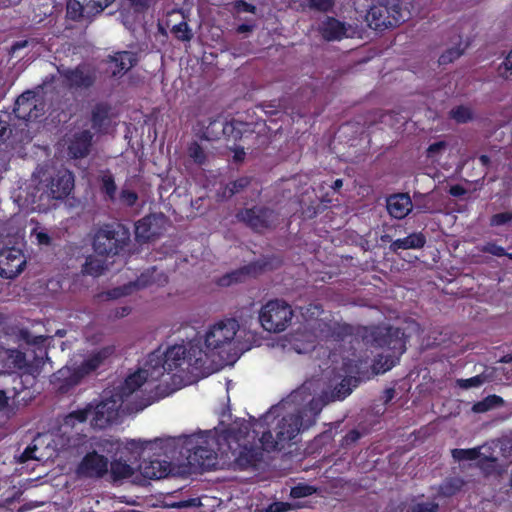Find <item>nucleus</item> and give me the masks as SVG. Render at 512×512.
<instances>
[{
	"mask_svg": "<svg viewBox=\"0 0 512 512\" xmlns=\"http://www.w3.org/2000/svg\"><path fill=\"white\" fill-rule=\"evenodd\" d=\"M252 182V177L242 176L234 181H230L228 184V196H234L244 191Z\"/></svg>",
	"mask_w": 512,
	"mask_h": 512,
	"instance_id": "obj_42",
	"label": "nucleus"
},
{
	"mask_svg": "<svg viewBox=\"0 0 512 512\" xmlns=\"http://www.w3.org/2000/svg\"><path fill=\"white\" fill-rule=\"evenodd\" d=\"M113 1L114 0H85L86 14H88V17H93L101 13Z\"/></svg>",
	"mask_w": 512,
	"mask_h": 512,
	"instance_id": "obj_44",
	"label": "nucleus"
},
{
	"mask_svg": "<svg viewBox=\"0 0 512 512\" xmlns=\"http://www.w3.org/2000/svg\"><path fill=\"white\" fill-rule=\"evenodd\" d=\"M301 317L304 322L312 324L320 320V316L324 313L323 306L320 303H309L306 306L299 307Z\"/></svg>",
	"mask_w": 512,
	"mask_h": 512,
	"instance_id": "obj_35",
	"label": "nucleus"
},
{
	"mask_svg": "<svg viewBox=\"0 0 512 512\" xmlns=\"http://www.w3.org/2000/svg\"><path fill=\"white\" fill-rule=\"evenodd\" d=\"M162 218L156 214H149L135 223L136 239L142 242H149L162 235V227L159 222Z\"/></svg>",
	"mask_w": 512,
	"mask_h": 512,
	"instance_id": "obj_17",
	"label": "nucleus"
},
{
	"mask_svg": "<svg viewBox=\"0 0 512 512\" xmlns=\"http://www.w3.org/2000/svg\"><path fill=\"white\" fill-rule=\"evenodd\" d=\"M363 361L346 358L343 360L342 370L345 373V377L335 387L332 393L323 392L319 396L328 395L332 402L336 399L343 400L352 392V387H356L357 384L362 380V366Z\"/></svg>",
	"mask_w": 512,
	"mask_h": 512,
	"instance_id": "obj_9",
	"label": "nucleus"
},
{
	"mask_svg": "<svg viewBox=\"0 0 512 512\" xmlns=\"http://www.w3.org/2000/svg\"><path fill=\"white\" fill-rule=\"evenodd\" d=\"M438 504L435 502H422L412 505L406 512H437Z\"/></svg>",
	"mask_w": 512,
	"mask_h": 512,
	"instance_id": "obj_52",
	"label": "nucleus"
},
{
	"mask_svg": "<svg viewBox=\"0 0 512 512\" xmlns=\"http://www.w3.org/2000/svg\"><path fill=\"white\" fill-rule=\"evenodd\" d=\"M386 207L390 216L403 219L412 211L413 204L408 193H397L387 198Z\"/></svg>",
	"mask_w": 512,
	"mask_h": 512,
	"instance_id": "obj_23",
	"label": "nucleus"
},
{
	"mask_svg": "<svg viewBox=\"0 0 512 512\" xmlns=\"http://www.w3.org/2000/svg\"><path fill=\"white\" fill-rule=\"evenodd\" d=\"M462 485V481L459 479H452L449 482L444 484L445 493L448 495H453L460 489Z\"/></svg>",
	"mask_w": 512,
	"mask_h": 512,
	"instance_id": "obj_62",
	"label": "nucleus"
},
{
	"mask_svg": "<svg viewBox=\"0 0 512 512\" xmlns=\"http://www.w3.org/2000/svg\"><path fill=\"white\" fill-rule=\"evenodd\" d=\"M36 446H27L19 457L20 463H25L29 460L35 459Z\"/></svg>",
	"mask_w": 512,
	"mask_h": 512,
	"instance_id": "obj_63",
	"label": "nucleus"
},
{
	"mask_svg": "<svg viewBox=\"0 0 512 512\" xmlns=\"http://www.w3.org/2000/svg\"><path fill=\"white\" fill-rule=\"evenodd\" d=\"M236 219L250 228L253 232L263 233L273 229L279 221V214L266 206L255 205L251 208H242L237 211Z\"/></svg>",
	"mask_w": 512,
	"mask_h": 512,
	"instance_id": "obj_8",
	"label": "nucleus"
},
{
	"mask_svg": "<svg viewBox=\"0 0 512 512\" xmlns=\"http://www.w3.org/2000/svg\"><path fill=\"white\" fill-rule=\"evenodd\" d=\"M481 251L497 257H504L506 255V250L502 246H499L494 242H487L481 248Z\"/></svg>",
	"mask_w": 512,
	"mask_h": 512,
	"instance_id": "obj_55",
	"label": "nucleus"
},
{
	"mask_svg": "<svg viewBox=\"0 0 512 512\" xmlns=\"http://www.w3.org/2000/svg\"><path fill=\"white\" fill-rule=\"evenodd\" d=\"M450 116L457 123H467V122L471 121L473 118L471 109L466 106H463V105H459V106L453 108L450 111Z\"/></svg>",
	"mask_w": 512,
	"mask_h": 512,
	"instance_id": "obj_45",
	"label": "nucleus"
},
{
	"mask_svg": "<svg viewBox=\"0 0 512 512\" xmlns=\"http://www.w3.org/2000/svg\"><path fill=\"white\" fill-rule=\"evenodd\" d=\"M51 384L61 394L69 392L81 382L76 368L62 367L51 375Z\"/></svg>",
	"mask_w": 512,
	"mask_h": 512,
	"instance_id": "obj_22",
	"label": "nucleus"
},
{
	"mask_svg": "<svg viewBox=\"0 0 512 512\" xmlns=\"http://www.w3.org/2000/svg\"><path fill=\"white\" fill-rule=\"evenodd\" d=\"M497 458L493 456H483L477 462V466L486 474L491 475L496 472Z\"/></svg>",
	"mask_w": 512,
	"mask_h": 512,
	"instance_id": "obj_46",
	"label": "nucleus"
},
{
	"mask_svg": "<svg viewBox=\"0 0 512 512\" xmlns=\"http://www.w3.org/2000/svg\"><path fill=\"white\" fill-rule=\"evenodd\" d=\"M100 190L107 199L114 201L116 197L117 186L115 183L114 176L109 170L103 172L100 176Z\"/></svg>",
	"mask_w": 512,
	"mask_h": 512,
	"instance_id": "obj_36",
	"label": "nucleus"
},
{
	"mask_svg": "<svg viewBox=\"0 0 512 512\" xmlns=\"http://www.w3.org/2000/svg\"><path fill=\"white\" fill-rule=\"evenodd\" d=\"M107 269L106 261L92 255L88 256L82 268V272L93 277H98Z\"/></svg>",
	"mask_w": 512,
	"mask_h": 512,
	"instance_id": "obj_34",
	"label": "nucleus"
},
{
	"mask_svg": "<svg viewBox=\"0 0 512 512\" xmlns=\"http://www.w3.org/2000/svg\"><path fill=\"white\" fill-rule=\"evenodd\" d=\"M6 366L13 372H20L17 377H24L26 382L34 385L38 366L26 359V354L18 349L6 351Z\"/></svg>",
	"mask_w": 512,
	"mask_h": 512,
	"instance_id": "obj_14",
	"label": "nucleus"
},
{
	"mask_svg": "<svg viewBox=\"0 0 512 512\" xmlns=\"http://www.w3.org/2000/svg\"><path fill=\"white\" fill-rule=\"evenodd\" d=\"M109 64L111 76H123L138 62V54L132 51H117L105 60Z\"/></svg>",
	"mask_w": 512,
	"mask_h": 512,
	"instance_id": "obj_20",
	"label": "nucleus"
},
{
	"mask_svg": "<svg viewBox=\"0 0 512 512\" xmlns=\"http://www.w3.org/2000/svg\"><path fill=\"white\" fill-rule=\"evenodd\" d=\"M426 244V237L422 232H414L404 238L394 240L390 246V251L397 253L398 250L421 249Z\"/></svg>",
	"mask_w": 512,
	"mask_h": 512,
	"instance_id": "obj_29",
	"label": "nucleus"
},
{
	"mask_svg": "<svg viewBox=\"0 0 512 512\" xmlns=\"http://www.w3.org/2000/svg\"><path fill=\"white\" fill-rule=\"evenodd\" d=\"M237 461L240 465L252 466L257 461V456L253 450H244L240 452Z\"/></svg>",
	"mask_w": 512,
	"mask_h": 512,
	"instance_id": "obj_53",
	"label": "nucleus"
},
{
	"mask_svg": "<svg viewBox=\"0 0 512 512\" xmlns=\"http://www.w3.org/2000/svg\"><path fill=\"white\" fill-rule=\"evenodd\" d=\"M120 200L127 206L132 207L138 200V194L133 190L122 189L120 192Z\"/></svg>",
	"mask_w": 512,
	"mask_h": 512,
	"instance_id": "obj_57",
	"label": "nucleus"
},
{
	"mask_svg": "<svg viewBox=\"0 0 512 512\" xmlns=\"http://www.w3.org/2000/svg\"><path fill=\"white\" fill-rule=\"evenodd\" d=\"M112 107L107 102L96 103L91 110V126L97 133H105L111 124Z\"/></svg>",
	"mask_w": 512,
	"mask_h": 512,
	"instance_id": "obj_25",
	"label": "nucleus"
},
{
	"mask_svg": "<svg viewBox=\"0 0 512 512\" xmlns=\"http://www.w3.org/2000/svg\"><path fill=\"white\" fill-rule=\"evenodd\" d=\"M484 383V377L482 375H476L467 379H458L457 385L463 389H469L472 387H479Z\"/></svg>",
	"mask_w": 512,
	"mask_h": 512,
	"instance_id": "obj_51",
	"label": "nucleus"
},
{
	"mask_svg": "<svg viewBox=\"0 0 512 512\" xmlns=\"http://www.w3.org/2000/svg\"><path fill=\"white\" fill-rule=\"evenodd\" d=\"M362 434L357 429L350 430L341 440V446L347 448L356 443Z\"/></svg>",
	"mask_w": 512,
	"mask_h": 512,
	"instance_id": "obj_59",
	"label": "nucleus"
},
{
	"mask_svg": "<svg viewBox=\"0 0 512 512\" xmlns=\"http://www.w3.org/2000/svg\"><path fill=\"white\" fill-rule=\"evenodd\" d=\"M171 33L177 40L181 42H190L194 36L192 29L185 20L175 24L171 28Z\"/></svg>",
	"mask_w": 512,
	"mask_h": 512,
	"instance_id": "obj_41",
	"label": "nucleus"
},
{
	"mask_svg": "<svg viewBox=\"0 0 512 512\" xmlns=\"http://www.w3.org/2000/svg\"><path fill=\"white\" fill-rule=\"evenodd\" d=\"M291 509V504L287 502H274L268 507V512H287Z\"/></svg>",
	"mask_w": 512,
	"mask_h": 512,
	"instance_id": "obj_64",
	"label": "nucleus"
},
{
	"mask_svg": "<svg viewBox=\"0 0 512 512\" xmlns=\"http://www.w3.org/2000/svg\"><path fill=\"white\" fill-rule=\"evenodd\" d=\"M91 426L97 429H105L112 424L118 416V408L116 401L106 399L97 402L89 403Z\"/></svg>",
	"mask_w": 512,
	"mask_h": 512,
	"instance_id": "obj_16",
	"label": "nucleus"
},
{
	"mask_svg": "<svg viewBox=\"0 0 512 512\" xmlns=\"http://www.w3.org/2000/svg\"><path fill=\"white\" fill-rule=\"evenodd\" d=\"M183 446L191 467L209 471L218 465V455L208 438L202 435H189L185 437Z\"/></svg>",
	"mask_w": 512,
	"mask_h": 512,
	"instance_id": "obj_5",
	"label": "nucleus"
},
{
	"mask_svg": "<svg viewBox=\"0 0 512 512\" xmlns=\"http://www.w3.org/2000/svg\"><path fill=\"white\" fill-rule=\"evenodd\" d=\"M26 266L23 251L16 247H7L0 250V276L13 279L18 276Z\"/></svg>",
	"mask_w": 512,
	"mask_h": 512,
	"instance_id": "obj_13",
	"label": "nucleus"
},
{
	"mask_svg": "<svg viewBox=\"0 0 512 512\" xmlns=\"http://www.w3.org/2000/svg\"><path fill=\"white\" fill-rule=\"evenodd\" d=\"M326 330L320 328L322 333H325V337L332 338L336 341H342L346 336L352 335L353 328L351 325L339 322L324 323Z\"/></svg>",
	"mask_w": 512,
	"mask_h": 512,
	"instance_id": "obj_31",
	"label": "nucleus"
},
{
	"mask_svg": "<svg viewBox=\"0 0 512 512\" xmlns=\"http://www.w3.org/2000/svg\"><path fill=\"white\" fill-rule=\"evenodd\" d=\"M188 155L198 165L205 164V162L207 160V155H206L204 149L196 141H193L189 145V147H188Z\"/></svg>",
	"mask_w": 512,
	"mask_h": 512,
	"instance_id": "obj_43",
	"label": "nucleus"
},
{
	"mask_svg": "<svg viewBox=\"0 0 512 512\" xmlns=\"http://www.w3.org/2000/svg\"><path fill=\"white\" fill-rule=\"evenodd\" d=\"M13 113L18 119L33 121L44 114V104L34 91L27 90L15 100Z\"/></svg>",
	"mask_w": 512,
	"mask_h": 512,
	"instance_id": "obj_12",
	"label": "nucleus"
},
{
	"mask_svg": "<svg viewBox=\"0 0 512 512\" xmlns=\"http://www.w3.org/2000/svg\"><path fill=\"white\" fill-rule=\"evenodd\" d=\"M316 491L315 487L308 484H298L291 488L290 496L294 499L311 496Z\"/></svg>",
	"mask_w": 512,
	"mask_h": 512,
	"instance_id": "obj_48",
	"label": "nucleus"
},
{
	"mask_svg": "<svg viewBox=\"0 0 512 512\" xmlns=\"http://www.w3.org/2000/svg\"><path fill=\"white\" fill-rule=\"evenodd\" d=\"M66 14L67 17L73 21H78L83 18L88 19L85 0H68Z\"/></svg>",
	"mask_w": 512,
	"mask_h": 512,
	"instance_id": "obj_37",
	"label": "nucleus"
},
{
	"mask_svg": "<svg viewBox=\"0 0 512 512\" xmlns=\"http://www.w3.org/2000/svg\"><path fill=\"white\" fill-rule=\"evenodd\" d=\"M111 475L114 480H122L133 475V468L124 461L114 460L110 465Z\"/></svg>",
	"mask_w": 512,
	"mask_h": 512,
	"instance_id": "obj_39",
	"label": "nucleus"
},
{
	"mask_svg": "<svg viewBox=\"0 0 512 512\" xmlns=\"http://www.w3.org/2000/svg\"><path fill=\"white\" fill-rule=\"evenodd\" d=\"M500 75L506 79L512 78V50L499 67Z\"/></svg>",
	"mask_w": 512,
	"mask_h": 512,
	"instance_id": "obj_56",
	"label": "nucleus"
},
{
	"mask_svg": "<svg viewBox=\"0 0 512 512\" xmlns=\"http://www.w3.org/2000/svg\"><path fill=\"white\" fill-rule=\"evenodd\" d=\"M318 31L322 38L328 42L340 41L346 37L347 27L345 22L327 16L319 25Z\"/></svg>",
	"mask_w": 512,
	"mask_h": 512,
	"instance_id": "obj_24",
	"label": "nucleus"
},
{
	"mask_svg": "<svg viewBox=\"0 0 512 512\" xmlns=\"http://www.w3.org/2000/svg\"><path fill=\"white\" fill-rule=\"evenodd\" d=\"M150 379V376L146 374V372L141 368L138 371L134 372L127 376L123 384V394L129 395L138 390L147 380Z\"/></svg>",
	"mask_w": 512,
	"mask_h": 512,
	"instance_id": "obj_32",
	"label": "nucleus"
},
{
	"mask_svg": "<svg viewBox=\"0 0 512 512\" xmlns=\"http://www.w3.org/2000/svg\"><path fill=\"white\" fill-rule=\"evenodd\" d=\"M199 125L202 127V137L209 141L218 140L221 136L229 135L234 130L233 124L220 116L203 120L199 122Z\"/></svg>",
	"mask_w": 512,
	"mask_h": 512,
	"instance_id": "obj_21",
	"label": "nucleus"
},
{
	"mask_svg": "<svg viewBox=\"0 0 512 512\" xmlns=\"http://www.w3.org/2000/svg\"><path fill=\"white\" fill-rule=\"evenodd\" d=\"M142 369L150 376L151 380H158L167 373L164 355L160 348L148 354Z\"/></svg>",
	"mask_w": 512,
	"mask_h": 512,
	"instance_id": "obj_28",
	"label": "nucleus"
},
{
	"mask_svg": "<svg viewBox=\"0 0 512 512\" xmlns=\"http://www.w3.org/2000/svg\"><path fill=\"white\" fill-rule=\"evenodd\" d=\"M335 0H309V6L311 9L327 12L334 6Z\"/></svg>",
	"mask_w": 512,
	"mask_h": 512,
	"instance_id": "obj_54",
	"label": "nucleus"
},
{
	"mask_svg": "<svg viewBox=\"0 0 512 512\" xmlns=\"http://www.w3.org/2000/svg\"><path fill=\"white\" fill-rule=\"evenodd\" d=\"M130 241L129 230L121 223L101 225L94 233L92 246L97 255L112 257L119 255Z\"/></svg>",
	"mask_w": 512,
	"mask_h": 512,
	"instance_id": "obj_4",
	"label": "nucleus"
},
{
	"mask_svg": "<svg viewBox=\"0 0 512 512\" xmlns=\"http://www.w3.org/2000/svg\"><path fill=\"white\" fill-rule=\"evenodd\" d=\"M14 386L12 388V408L19 409L21 406H26L34 397L31 387L33 385L26 382L24 377H14Z\"/></svg>",
	"mask_w": 512,
	"mask_h": 512,
	"instance_id": "obj_27",
	"label": "nucleus"
},
{
	"mask_svg": "<svg viewBox=\"0 0 512 512\" xmlns=\"http://www.w3.org/2000/svg\"><path fill=\"white\" fill-rule=\"evenodd\" d=\"M377 5H373L367 15L366 20L371 29L383 31L387 28H393L405 21L402 13L401 0H378Z\"/></svg>",
	"mask_w": 512,
	"mask_h": 512,
	"instance_id": "obj_6",
	"label": "nucleus"
},
{
	"mask_svg": "<svg viewBox=\"0 0 512 512\" xmlns=\"http://www.w3.org/2000/svg\"><path fill=\"white\" fill-rule=\"evenodd\" d=\"M463 54V50L459 47H451L445 50L438 59L440 65H447L458 59Z\"/></svg>",
	"mask_w": 512,
	"mask_h": 512,
	"instance_id": "obj_47",
	"label": "nucleus"
},
{
	"mask_svg": "<svg viewBox=\"0 0 512 512\" xmlns=\"http://www.w3.org/2000/svg\"><path fill=\"white\" fill-rule=\"evenodd\" d=\"M504 405V399L496 394L488 395L481 401L473 404L472 411L475 413H485L494 408Z\"/></svg>",
	"mask_w": 512,
	"mask_h": 512,
	"instance_id": "obj_33",
	"label": "nucleus"
},
{
	"mask_svg": "<svg viewBox=\"0 0 512 512\" xmlns=\"http://www.w3.org/2000/svg\"><path fill=\"white\" fill-rule=\"evenodd\" d=\"M61 77L70 89L88 90L97 81V70L90 64L80 63L74 68L60 71Z\"/></svg>",
	"mask_w": 512,
	"mask_h": 512,
	"instance_id": "obj_10",
	"label": "nucleus"
},
{
	"mask_svg": "<svg viewBox=\"0 0 512 512\" xmlns=\"http://www.w3.org/2000/svg\"><path fill=\"white\" fill-rule=\"evenodd\" d=\"M91 419L89 403L81 409L67 414L63 419V424L68 427H74L76 424L85 423L88 419Z\"/></svg>",
	"mask_w": 512,
	"mask_h": 512,
	"instance_id": "obj_38",
	"label": "nucleus"
},
{
	"mask_svg": "<svg viewBox=\"0 0 512 512\" xmlns=\"http://www.w3.org/2000/svg\"><path fill=\"white\" fill-rule=\"evenodd\" d=\"M447 146V143L445 141H437L432 144H430L427 148V156L428 157H434L439 152L444 150Z\"/></svg>",
	"mask_w": 512,
	"mask_h": 512,
	"instance_id": "obj_61",
	"label": "nucleus"
},
{
	"mask_svg": "<svg viewBox=\"0 0 512 512\" xmlns=\"http://www.w3.org/2000/svg\"><path fill=\"white\" fill-rule=\"evenodd\" d=\"M294 312L283 300H270L262 306L259 321L264 330L273 333L284 331L291 323Z\"/></svg>",
	"mask_w": 512,
	"mask_h": 512,
	"instance_id": "obj_7",
	"label": "nucleus"
},
{
	"mask_svg": "<svg viewBox=\"0 0 512 512\" xmlns=\"http://www.w3.org/2000/svg\"><path fill=\"white\" fill-rule=\"evenodd\" d=\"M8 118V115H5V118L0 116V145L10 137L12 132Z\"/></svg>",
	"mask_w": 512,
	"mask_h": 512,
	"instance_id": "obj_58",
	"label": "nucleus"
},
{
	"mask_svg": "<svg viewBox=\"0 0 512 512\" xmlns=\"http://www.w3.org/2000/svg\"><path fill=\"white\" fill-rule=\"evenodd\" d=\"M142 474L149 479H162L171 473V464L166 460H150L141 466Z\"/></svg>",
	"mask_w": 512,
	"mask_h": 512,
	"instance_id": "obj_30",
	"label": "nucleus"
},
{
	"mask_svg": "<svg viewBox=\"0 0 512 512\" xmlns=\"http://www.w3.org/2000/svg\"><path fill=\"white\" fill-rule=\"evenodd\" d=\"M311 382H304L259 419L251 418L244 426V436L252 429L261 433L260 443L267 452L281 451L301 432L312 427L322 409L329 404L328 395L313 396Z\"/></svg>",
	"mask_w": 512,
	"mask_h": 512,
	"instance_id": "obj_1",
	"label": "nucleus"
},
{
	"mask_svg": "<svg viewBox=\"0 0 512 512\" xmlns=\"http://www.w3.org/2000/svg\"><path fill=\"white\" fill-rule=\"evenodd\" d=\"M245 269L246 268L241 269V270H236V271H233L231 273L224 275L223 277H221L219 279L218 284L221 286H229L232 283H237V282L241 281V278L245 274V272H244Z\"/></svg>",
	"mask_w": 512,
	"mask_h": 512,
	"instance_id": "obj_50",
	"label": "nucleus"
},
{
	"mask_svg": "<svg viewBox=\"0 0 512 512\" xmlns=\"http://www.w3.org/2000/svg\"><path fill=\"white\" fill-rule=\"evenodd\" d=\"M238 329V321L234 318L220 320L210 326L203 340L202 338L194 339L189 343L190 359L194 363H206L208 359L215 356L223 359V354L230 350Z\"/></svg>",
	"mask_w": 512,
	"mask_h": 512,
	"instance_id": "obj_3",
	"label": "nucleus"
},
{
	"mask_svg": "<svg viewBox=\"0 0 512 512\" xmlns=\"http://www.w3.org/2000/svg\"><path fill=\"white\" fill-rule=\"evenodd\" d=\"M365 344L386 349L385 354L378 355L374 363L377 373L391 370L406 351L407 336L403 329L391 325H373L365 327L362 333Z\"/></svg>",
	"mask_w": 512,
	"mask_h": 512,
	"instance_id": "obj_2",
	"label": "nucleus"
},
{
	"mask_svg": "<svg viewBox=\"0 0 512 512\" xmlns=\"http://www.w3.org/2000/svg\"><path fill=\"white\" fill-rule=\"evenodd\" d=\"M74 184V174L66 168H61L45 179V192L51 199L63 200L70 195Z\"/></svg>",
	"mask_w": 512,
	"mask_h": 512,
	"instance_id": "obj_11",
	"label": "nucleus"
},
{
	"mask_svg": "<svg viewBox=\"0 0 512 512\" xmlns=\"http://www.w3.org/2000/svg\"><path fill=\"white\" fill-rule=\"evenodd\" d=\"M234 8L237 12H246L252 14L256 12V6L244 0H235Z\"/></svg>",
	"mask_w": 512,
	"mask_h": 512,
	"instance_id": "obj_60",
	"label": "nucleus"
},
{
	"mask_svg": "<svg viewBox=\"0 0 512 512\" xmlns=\"http://www.w3.org/2000/svg\"><path fill=\"white\" fill-rule=\"evenodd\" d=\"M111 354L112 349L105 347L84 359L79 366L75 367L80 379L82 380L85 376L97 370Z\"/></svg>",
	"mask_w": 512,
	"mask_h": 512,
	"instance_id": "obj_26",
	"label": "nucleus"
},
{
	"mask_svg": "<svg viewBox=\"0 0 512 512\" xmlns=\"http://www.w3.org/2000/svg\"><path fill=\"white\" fill-rule=\"evenodd\" d=\"M163 355L167 373L181 367L184 362L196 368H200L205 364L204 362L194 363L192 359H190L189 347L186 348L184 345H173L163 352Z\"/></svg>",
	"mask_w": 512,
	"mask_h": 512,
	"instance_id": "obj_18",
	"label": "nucleus"
},
{
	"mask_svg": "<svg viewBox=\"0 0 512 512\" xmlns=\"http://www.w3.org/2000/svg\"><path fill=\"white\" fill-rule=\"evenodd\" d=\"M93 145V133L84 129L75 132L68 141V155L72 159H83L87 157Z\"/></svg>",
	"mask_w": 512,
	"mask_h": 512,
	"instance_id": "obj_19",
	"label": "nucleus"
},
{
	"mask_svg": "<svg viewBox=\"0 0 512 512\" xmlns=\"http://www.w3.org/2000/svg\"><path fill=\"white\" fill-rule=\"evenodd\" d=\"M452 457L457 461L479 460L481 457V448L474 447L468 449L455 448L451 451Z\"/></svg>",
	"mask_w": 512,
	"mask_h": 512,
	"instance_id": "obj_40",
	"label": "nucleus"
},
{
	"mask_svg": "<svg viewBox=\"0 0 512 512\" xmlns=\"http://www.w3.org/2000/svg\"><path fill=\"white\" fill-rule=\"evenodd\" d=\"M108 466L107 457L98 454L96 451H91L84 455L76 471L81 477L99 479L107 474Z\"/></svg>",
	"mask_w": 512,
	"mask_h": 512,
	"instance_id": "obj_15",
	"label": "nucleus"
},
{
	"mask_svg": "<svg viewBox=\"0 0 512 512\" xmlns=\"http://www.w3.org/2000/svg\"><path fill=\"white\" fill-rule=\"evenodd\" d=\"M512 221V211H506L493 214L490 217L489 224L491 227H499Z\"/></svg>",
	"mask_w": 512,
	"mask_h": 512,
	"instance_id": "obj_49",
	"label": "nucleus"
}]
</instances>
